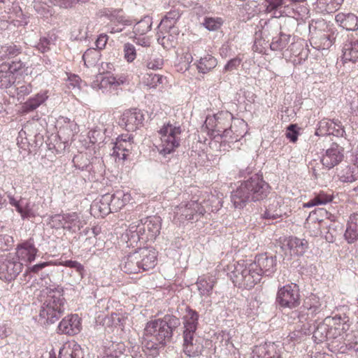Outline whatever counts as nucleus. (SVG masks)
Instances as JSON below:
<instances>
[{
    "label": "nucleus",
    "mask_w": 358,
    "mask_h": 358,
    "mask_svg": "<svg viewBox=\"0 0 358 358\" xmlns=\"http://www.w3.org/2000/svg\"><path fill=\"white\" fill-rule=\"evenodd\" d=\"M182 198L189 201L182 208V215L187 220H193L207 212H217L222 207L224 196L216 190L208 192L191 186L182 194Z\"/></svg>",
    "instance_id": "nucleus-1"
},
{
    "label": "nucleus",
    "mask_w": 358,
    "mask_h": 358,
    "mask_svg": "<svg viewBox=\"0 0 358 358\" xmlns=\"http://www.w3.org/2000/svg\"><path fill=\"white\" fill-rule=\"evenodd\" d=\"M265 11L274 17L286 16L281 29L293 31L296 25L305 23L310 17V10L306 5L290 6L286 0H264Z\"/></svg>",
    "instance_id": "nucleus-2"
},
{
    "label": "nucleus",
    "mask_w": 358,
    "mask_h": 358,
    "mask_svg": "<svg viewBox=\"0 0 358 358\" xmlns=\"http://www.w3.org/2000/svg\"><path fill=\"white\" fill-rule=\"evenodd\" d=\"M269 193V185L262 176L255 174L241 185L231 194V201L236 208H243L250 201L265 199Z\"/></svg>",
    "instance_id": "nucleus-3"
},
{
    "label": "nucleus",
    "mask_w": 358,
    "mask_h": 358,
    "mask_svg": "<svg viewBox=\"0 0 358 358\" xmlns=\"http://www.w3.org/2000/svg\"><path fill=\"white\" fill-rule=\"evenodd\" d=\"M172 328L166 320H155L147 323L144 329L143 343L148 350L155 351L162 348L172 335Z\"/></svg>",
    "instance_id": "nucleus-4"
},
{
    "label": "nucleus",
    "mask_w": 358,
    "mask_h": 358,
    "mask_svg": "<svg viewBox=\"0 0 358 358\" xmlns=\"http://www.w3.org/2000/svg\"><path fill=\"white\" fill-rule=\"evenodd\" d=\"M233 120V115L228 111H221L213 115H208L202 125V129L207 132V134L212 138L213 143H220V151H226V145L223 141L227 133L229 132L228 127Z\"/></svg>",
    "instance_id": "nucleus-5"
},
{
    "label": "nucleus",
    "mask_w": 358,
    "mask_h": 358,
    "mask_svg": "<svg viewBox=\"0 0 358 358\" xmlns=\"http://www.w3.org/2000/svg\"><path fill=\"white\" fill-rule=\"evenodd\" d=\"M66 300L59 289H50L45 296L39 312V320L44 325L57 321L64 314Z\"/></svg>",
    "instance_id": "nucleus-6"
},
{
    "label": "nucleus",
    "mask_w": 358,
    "mask_h": 358,
    "mask_svg": "<svg viewBox=\"0 0 358 358\" xmlns=\"http://www.w3.org/2000/svg\"><path fill=\"white\" fill-rule=\"evenodd\" d=\"M183 352L191 357L198 356L201 353V348L194 339L197 328L199 315L197 312L189 306H186L183 313Z\"/></svg>",
    "instance_id": "nucleus-7"
},
{
    "label": "nucleus",
    "mask_w": 358,
    "mask_h": 358,
    "mask_svg": "<svg viewBox=\"0 0 358 358\" xmlns=\"http://www.w3.org/2000/svg\"><path fill=\"white\" fill-rule=\"evenodd\" d=\"M251 261L241 260L229 266L228 275L234 285L243 289H251L259 282V275L254 269Z\"/></svg>",
    "instance_id": "nucleus-8"
},
{
    "label": "nucleus",
    "mask_w": 358,
    "mask_h": 358,
    "mask_svg": "<svg viewBox=\"0 0 358 358\" xmlns=\"http://www.w3.org/2000/svg\"><path fill=\"white\" fill-rule=\"evenodd\" d=\"M161 222L159 217H147L144 222L138 220L132 222L127 231L132 237L136 236L138 239L145 241H152L159 234Z\"/></svg>",
    "instance_id": "nucleus-9"
},
{
    "label": "nucleus",
    "mask_w": 358,
    "mask_h": 358,
    "mask_svg": "<svg viewBox=\"0 0 358 358\" xmlns=\"http://www.w3.org/2000/svg\"><path fill=\"white\" fill-rule=\"evenodd\" d=\"M310 44L314 49L327 50L334 43L336 34L324 22L317 23L316 27L309 26Z\"/></svg>",
    "instance_id": "nucleus-10"
},
{
    "label": "nucleus",
    "mask_w": 358,
    "mask_h": 358,
    "mask_svg": "<svg viewBox=\"0 0 358 358\" xmlns=\"http://www.w3.org/2000/svg\"><path fill=\"white\" fill-rule=\"evenodd\" d=\"M178 135V127L170 123L164 124L158 131V136L160 138V143L158 145L159 152L165 156L173 152L179 145Z\"/></svg>",
    "instance_id": "nucleus-11"
},
{
    "label": "nucleus",
    "mask_w": 358,
    "mask_h": 358,
    "mask_svg": "<svg viewBox=\"0 0 358 358\" xmlns=\"http://www.w3.org/2000/svg\"><path fill=\"white\" fill-rule=\"evenodd\" d=\"M276 303L283 308L292 309L300 304L299 289L296 284H287L280 287L276 294Z\"/></svg>",
    "instance_id": "nucleus-12"
},
{
    "label": "nucleus",
    "mask_w": 358,
    "mask_h": 358,
    "mask_svg": "<svg viewBox=\"0 0 358 358\" xmlns=\"http://www.w3.org/2000/svg\"><path fill=\"white\" fill-rule=\"evenodd\" d=\"M310 50L305 40L297 38L292 41L283 55L294 65L302 64L308 57Z\"/></svg>",
    "instance_id": "nucleus-13"
},
{
    "label": "nucleus",
    "mask_w": 358,
    "mask_h": 358,
    "mask_svg": "<svg viewBox=\"0 0 358 358\" xmlns=\"http://www.w3.org/2000/svg\"><path fill=\"white\" fill-rule=\"evenodd\" d=\"M23 264L14 260L10 255L0 257V279L6 281H11L22 271Z\"/></svg>",
    "instance_id": "nucleus-14"
},
{
    "label": "nucleus",
    "mask_w": 358,
    "mask_h": 358,
    "mask_svg": "<svg viewBox=\"0 0 358 358\" xmlns=\"http://www.w3.org/2000/svg\"><path fill=\"white\" fill-rule=\"evenodd\" d=\"M143 121L144 115L141 110L127 109L121 115L119 124L127 131L133 132L143 127Z\"/></svg>",
    "instance_id": "nucleus-15"
},
{
    "label": "nucleus",
    "mask_w": 358,
    "mask_h": 358,
    "mask_svg": "<svg viewBox=\"0 0 358 358\" xmlns=\"http://www.w3.org/2000/svg\"><path fill=\"white\" fill-rule=\"evenodd\" d=\"M345 134V131L341 122L336 119H322L318 122L315 131V135L318 136L333 135L343 137Z\"/></svg>",
    "instance_id": "nucleus-16"
},
{
    "label": "nucleus",
    "mask_w": 358,
    "mask_h": 358,
    "mask_svg": "<svg viewBox=\"0 0 358 358\" xmlns=\"http://www.w3.org/2000/svg\"><path fill=\"white\" fill-rule=\"evenodd\" d=\"M247 123L243 119L234 118L229 123L227 129V136H224L223 144L226 145L227 150L229 148V143H236L243 138L247 133Z\"/></svg>",
    "instance_id": "nucleus-17"
},
{
    "label": "nucleus",
    "mask_w": 358,
    "mask_h": 358,
    "mask_svg": "<svg viewBox=\"0 0 358 358\" xmlns=\"http://www.w3.org/2000/svg\"><path fill=\"white\" fill-rule=\"evenodd\" d=\"M254 269L259 275V280L263 275L270 276L276 269V259L272 256H268L266 254H260L255 257Z\"/></svg>",
    "instance_id": "nucleus-18"
},
{
    "label": "nucleus",
    "mask_w": 358,
    "mask_h": 358,
    "mask_svg": "<svg viewBox=\"0 0 358 358\" xmlns=\"http://www.w3.org/2000/svg\"><path fill=\"white\" fill-rule=\"evenodd\" d=\"M323 309L320 299L315 294H310L304 300L301 310L299 315L300 321L307 320L321 313Z\"/></svg>",
    "instance_id": "nucleus-19"
},
{
    "label": "nucleus",
    "mask_w": 358,
    "mask_h": 358,
    "mask_svg": "<svg viewBox=\"0 0 358 358\" xmlns=\"http://www.w3.org/2000/svg\"><path fill=\"white\" fill-rule=\"evenodd\" d=\"M82 329L81 319L77 314L68 315L64 317L57 326V333L73 336L78 334Z\"/></svg>",
    "instance_id": "nucleus-20"
},
{
    "label": "nucleus",
    "mask_w": 358,
    "mask_h": 358,
    "mask_svg": "<svg viewBox=\"0 0 358 358\" xmlns=\"http://www.w3.org/2000/svg\"><path fill=\"white\" fill-rule=\"evenodd\" d=\"M343 148L333 143L321 157L320 160L322 165L328 169L334 168L343 160Z\"/></svg>",
    "instance_id": "nucleus-21"
},
{
    "label": "nucleus",
    "mask_w": 358,
    "mask_h": 358,
    "mask_svg": "<svg viewBox=\"0 0 358 358\" xmlns=\"http://www.w3.org/2000/svg\"><path fill=\"white\" fill-rule=\"evenodd\" d=\"M252 358H282V348L279 344L266 342L252 350Z\"/></svg>",
    "instance_id": "nucleus-22"
},
{
    "label": "nucleus",
    "mask_w": 358,
    "mask_h": 358,
    "mask_svg": "<svg viewBox=\"0 0 358 358\" xmlns=\"http://www.w3.org/2000/svg\"><path fill=\"white\" fill-rule=\"evenodd\" d=\"M38 251L34 239L30 238L17 245L16 256L18 260L29 264L35 259Z\"/></svg>",
    "instance_id": "nucleus-23"
},
{
    "label": "nucleus",
    "mask_w": 358,
    "mask_h": 358,
    "mask_svg": "<svg viewBox=\"0 0 358 358\" xmlns=\"http://www.w3.org/2000/svg\"><path fill=\"white\" fill-rule=\"evenodd\" d=\"M334 320V323L329 328L330 341L332 343L336 342L341 343L347 336V331L349 330L350 324L341 316L329 317Z\"/></svg>",
    "instance_id": "nucleus-24"
},
{
    "label": "nucleus",
    "mask_w": 358,
    "mask_h": 358,
    "mask_svg": "<svg viewBox=\"0 0 358 358\" xmlns=\"http://www.w3.org/2000/svg\"><path fill=\"white\" fill-rule=\"evenodd\" d=\"M136 252L141 271H149L156 266L158 252L155 248H141Z\"/></svg>",
    "instance_id": "nucleus-25"
},
{
    "label": "nucleus",
    "mask_w": 358,
    "mask_h": 358,
    "mask_svg": "<svg viewBox=\"0 0 358 358\" xmlns=\"http://www.w3.org/2000/svg\"><path fill=\"white\" fill-rule=\"evenodd\" d=\"M171 13L166 15L161 22V24L169 29V34L162 38L163 45L165 48H176L178 44V28L175 26L176 20L171 16Z\"/></svg>",
    "instance_id": "nucleus-26"
},
{
    "label": "nucleus",
    "mask_w": 358,
    "mask_h": 358,
    "mask_svg": "<svg viewBox=\"0 0 358 358\" xmlns=\"http://www.w3.org/2000/svg\"><path fill=\"white\" fill-rule=\"evenodd\" d=\"M133 136L130 134L119 136L113 147V155L123 160L130 155L133 148Z\"/></svg>",
    "instance_id": "nucleus-27"
},
{
    "label": "nucleus",
    "mask_w": 358,
    "mask_h": 358,
    "mask_svg": "<svg viewBox=\"0 0 358 358\" xmlns=\"http://www.w3.org/2000/svg\"><path fill=\"white\" fill-rule=\"evenodd\" d=\"M270 28L271 26L265 22V24L261 29L255 31L253 44L254 51L265 54L268 48H270L271 43L268 38Z\"/></svg>",
    "instance_id": "nucleus-28"
},
{
    "label": "nucleus",
    "mask_w": 358,
    "mask_h": 358,
    "mask_svg": "<svg viewBox=\"0 0 358 358\" xmlns=\"http://www.w3.org/2000/svg\"><path fill=\"white\" fill-rule=\"evenodd\" d=\"M216 278L210 274L202 275L198 277L196 285L201 297H209L213 293Z\"/></svg>",
    "instance_id": "nucleus-29"
},
{
    "label": "nucleus",
    "mask_w": 358,
    "mask_h": 358,
    "mask_svg": "<svg viewBox=\"0 0 358 358\" xmlns=\"http://www.w3.org/2000/svg\"><path fill=\"white\" fill-rule=\"evenodd\" d=\"M8 199L9 203L15 208V210L23 220L34 218L36 216V213L31 206L29 202L24 203L22 198L17 200L13 195H8Z\"/></svg>",
    "instance_id": "nucleus-30"
},
{
    "label": "nucleus",
    "mask_w": 358,
    "mask_h": 358,
    "mask_svg": "<svg viewBox=\"0 0 358 358\" xmlns=\"http://www.w3.org/2000/svg\"><path fill=\"white\" fill-rule=\"evenodd\" d=\"M58 358H84V352L78 343L75 341H70L63 344Z\"/></svg>",
    "instance_id": "nucleus-31"
},
{
    "label": "nucleus",
    "mask_w": 358,
    "mask_h": 358,
    "mask_svg": "<svg viewBox=\"0 0 358 358\" xmlns=\"http://www.w3.org/2000/svg\"><path fill=\"white\" fill-rule=\"evenodd\" d=\"M334 320L327 317L322 322H320L313 331V338L315 343H319L326 340L330 341L329 328Z\"/></svg>",
    "instance_id": "nucleus-32"
},
{
    "label": "nucleus",
    "mask_w": 358,
    "mask_h": 358,
    "mask_svg": "<svg viewBox=\"0 0 358 358\" xmlns=\"http://www.w3.org/2000/svg\"><path fill=\"white\" fill-rule=\"evenodd\" d=\"M231 338V335L226 330H222L214 334L213 337L215 348H220L221 351H224L225 353L231 352L234 348Z\"/></svg>",
    "instance_id": "nucleus-33"
},
{
    "label": "nucleus",
    "mask_w": 358,
    "mask_h": 358,
    "mask_svg": "<svg viewBox=\"0 0 358 358\" xmlns=\"http://www.w3.org/2000/svg\"><path fill=\"white\" fill-rule=\"evenodd\" d=\"M336 23L347 31L358 29V17L350 13H339L335 16Z\"/></svg>",
    "instance_id": "nucleus-34"
},
{
    "label": "nucleus",
    "mask_w": 358,
    "mask_h": 358,
    "mask_svg": "<svg viewBox=\"0 0 358 358\" xmlns=\"http://www.w3.org/2000/svg\"><path fill=\"white\" fill-rule=\"evenodd\" d=\"M284 204V199L280 196H275L274 199H270V203L268 208L263 215L265 219H276L282 216L285 213L282 209Z\"/></svg>",
    "instance_id": "nucleus-35"
},
{
    "label": "nucleus",
    "mask_w": 358,
    "mask_h": 358,
    "mask_svg": "<svg viewBox=\"0 0 358 358\" xmlns=\"http://www.w3.org/2000/svg\"><path fill=\"white\" fill-rule=\"evenodd\" d=\"M286 245L291 255L299 256L305 253L308 248V242L305 239L291 236L286 240Z\"/></svg>",
    "instance_id": "nucleus-36"
},
{
    "label": "nucleus",
    "mask_w": 358,
    "mask_h": 358,
    "mask_svg": "<svg viewBox=\"0 0 358 358\" xmlns=\"http://www.w3.org/2000/svg\"><path fill=\"white\" fill-rule=\"evenodd\" d=\"M292 36L289 34L280 31L278 35L273 36L270 43V49L273 51H285L291 43Z\"/></svg>",
    "instance_id": "nucleus-37"
},
{
    "label": "nucleus",
    "mask_w": 358,
    "mask_h": 358,
    "mask_svg": "<svg viewBox=\"0 0 358 358\" xmlns=\"http://www.w3.org/2000/svg\"><path fill=\"white\" fill-rule=\"evenodd\" d=\"M48 98V96L46 92H41L35 94L23 103L21 108V112L22 113H27L36 109L43 103Z\"/></svg>",
    "instance_id": "nucleus-38"
},
{
    "label": "nucleus",
    "mask_w": 358,
    "mask_h": 358,
    "mask_svg": "<svg viewBox=\"0 0 358 358\" xmlns=\"http://www.w3.org/2000/svg\"><path fill=\"white\" fill-rule=\"evenodd\" d=\"M65 223V229L72 232L80 230L87 224L76 212L66 213Z\"/></svg>",
    "instance_id": "nucleus-39"
},
{
    "label": "nucleus",
    "mask_w": 358,
    "mask_h": 358,
    "mask_svg": "<svg viewBox=\"0 0 358 358\" xmlns=\"http://www.w3.org/2000/svg\"><path fill=\"white\" fill-rule=\"evenodd\" d=\"M111 194H106L101 196L98 201L94 203L92 206L93 210H97L98 215L97 216H101L103 217L104 216L108 215L112 212L111 209Z\"/></svg>",
    "instance_id": "nucleus-40"
},
{
    "label": "nucleus",
    "mask_w": 358,
    "mask_h": 358,
    "mask_svg": "<svg viewBox=\"0 0 358 358\" xmlns=\"http://www.w3.org/2000/svg\"><path fill=\"white\" fill-rule=\"evenodd\" d=\"M344 236L349 243L358 239V214H353L350 217Z\"/></svg>",
    "instance_id": "nucleus-41"
},
{
    "label": "nucleus",
    "mask_w": 358,
    "mask_h": 358,
    "mask_svg": "<svg viewBox=\"0 0 358 358\" xmlns=\"http://www.w3.org/2000/svg\"><path fill=\"white\" fill-rule=\"evenodd\" d=\"M342 59L347 62H356L358 61V41L347 42L343 48Z\"/></svg>",
    "instance_id": "nucleus-42"
},
{
    "label": "nucleus",
    "mask_w": 358,
    "mask_h": 358,
    "mask_svg": "<svg viewBox=\"0 0 358 358\" xmlns=\"http://www.w3.org/2000/svg\"><path fill=\"white\" fill-rule=\"evenodd\" d=\"M343 0H317L315 8L321 13H331L338 10Z\"/></svg>",
    "instance_id": "nucleus-43"
},
{
    "label": "nucleus",
    "mask_w": 358,
    "mask_h": 358,
    "mask_svg": "<svg viewBox=\"0 0 358 358\" xmlns=\"http://www.w3.org/2000/svg\"><path fill=\"white\" fill-rule=\"evenodd\" d=\"M217 64L215 57L210 54L205 55L196 62V69L200 73H207L213 70Z\"/></svg>",
    "instance_id": "nucleus-44"
},
{
    "label": "nucleus",
    "mask_w": 358,
    "mask_h": 358,
    "mask_svg": "<svg viewBox=\"0 0 358 358\" xmlns=\"http://www.w3.org/2000/svg\"><path fill=\"white\" fill-rule=\"evenodd\" d=\"M121 268L124 273L129 274L138 273L141 271L136 252L124 259Z\"/></svg>",
    "instance_id": "nucleus-45"
},
{
    "label": "nucleus",
    "mask_w": 358,
    "mask_h": 358,
    "mask_svg": "<svg viewBox=\"0 0 358 358\" xmlns=\"http://www.w3.org/2000/svg\"><path fill=\"white\" fill-rule=\"evenodd\" d=\"M99 79L101 87H107L108 86L113 85L120 86L124 84L127 80L126 77L121 76L116 78L108 72L105 73L104 71L100 72V77L98 78V80Z\"/></svg>",
    "instance_id": "nucleus-46"
},
{
    "label": "nucleus",
    "mask_w": 358,
    "mask_h": 358,
    "mask_svg": "<svg viewBox=\"0 0 358 358\" xmlns=\"http://www.w3.org/2000/svg\"><path fill=\"white\" fill-rule=\"evenodd\" d=\"M15 77L9 71L6 63L0 65V87L8 88L15 83Z\"/></svg>",
    "instance_id": "nucleus-47"
},
{
    "label": "nucleus",
    "mask_w": 358,
    "mask_h": 358,
    "mask_svg": "<svg viewBox=\"0 0 358 358\" xmlns=\"http://www.w3.org/2000/svg\"><path fill=\"white\" fill-rule=\"evenodd\" d=\"M166 82V78L159 74H147L144 77L143 83L150 88L163 87Z\"/></svg>",
    "instance_id": "nucleus-48"
},
{
    "label": "nucleus",
    "mask_w": 358,
    "mask_h": 358,
    "mask_svg": "<svg viewBox=\"0 0 358 358\" xmlns=\"http://www.w3.org/2000/svg\"><path fill=\"white\" fill-rule=\"evenodd\" d=\"M22 52V48L20 45L14 43L6 44L1 47L0 53H2V57L4 59L11 58L20 55Z\"/></svg>",
    "instance_id": "nucleus-49"
},
{
    "label": "nucleus",
    "mask_w": 358,
    "mask_h": 358,
    "mask_svg": "<svg viewBox=\"0 0 358 358\" xmlns=\"http://www.w3.org/2000/svg\"><path fill=\"white\" fill-rule=\"evenodd\" d=\"M333 196L330 194L320 193L313 199L305 203L306 208H311L317 205H325L332 201Z\"/></svg>",
    "instance_id": "nucleus-50"
},
{
    "label": "nucleus",
    "mask_w": 358,
    "mask_h": 358,
    "mask_svg": "<svg viewBox=\"0 0 358 358\" xmlns=\"http://www.w3.org/2000/svg\"><path fill=\"white\" fill-rule=\"evenodd\" d=\"M357 178L358 173H355L354 169L348 166L343 169L339 174V179L343 182H352Z\"/></svg>",
    "instance_id": "nucleus-51"
},
{
    "label": "nucleus",
    "mask_w": 358,
    "mask_h": 358,
    "mask_svg": "<svg viewBox=\"0 0 358 358\" xmlns=\"http://www.w3.org/2000/svg\"><path fill=\"white\" fill-rule=\"evenodd\" d=\"M223 22L224 21L221 17H206L203 25L207 30L215 31L222 27Z\"/></svg>",
    "instance_id": "nucleus-52"
},
{
    "label": "nucleus",
    "mask_w": 358,
    "mask_h": 358,
    "mask_svg": "<svg viewBox=\"0 0 358 358\" xmlns=\"http://www.w3.org/2000/svg\"><path fill=\"white\" fill-rule=\"evenodd\" d=\"M99 57V52L95 49H88L83 54V60L87 67H90L96 63Z\"/></svg>",
    "instance_id": "nucleus-53"
},
{
    "label": "nucleus",
    "mask_w": 358,
    "mask_h": 358,
    "mask_svg": "<svg viewBox=\"0 0 358 358\" xmlns=\"http://www.w3.org/2000/svg\"><path fill=\"white\" fill-rule=\"evenodd\" d=\"M9 68V71L15 77V80L18 76L22 75V70L24 67V64L20 61H13L11 63H6Z\"/></svg>",
    "instance_id": "nucleus-54"
},
{
    "label": "nucleus",
    "mask_w": 358,
    "mask_h": 358,
    "mask_svg": "<svg viewBox=\"0 0 358 358\" xmlns=\"http://www.w3.org/2000/svg\"><path fill=\"white\" fill-rule=\"evenodd\" d=\"M65 219L66 213L56 214L50 217V223L53 228L59 229L63 228L65 229Z\"/></svg>",
    "instance_id": "nucleus-55"
},
{
    "label": "nucleus",
    "mask_w": 358,
    "mask_h": 358,
    "mask_svg": "<svg viewBox=\"0 0 358 358\" xmlns=\"http://www.w3.org/2000/svg\"><path fill=\"white\" fill-rule=\"evenodd\" d=\"M124 57L128 62H132L136 57L135 47L131 43H125L124 45Z\"/></svg>",
    "instance_id": "nucleus-56"
},
{
    "label": "nucleus",
    "mask_w": 358,
    "mask_h": 358,
    "mask_svg": "<svg viewBox=\"0 0 358 358\" xmlns=\"http://www.w3.org/2000/svg\"><path fill=\"white\" fill-rule=\"evenodd\" d=\"M241 62L242 59L238 57H236L229 59L224 66V71L227 72L236 70L240 66Z\"/></svg>",
    "instance_id": "nucleus-57"
},
{
    "label": "nucleus",
    "mask_w": 358,
    "mask_h": 358,
    "mask_svg": "<svg viewBox=\"0 0 358 358\" xmlns=\"http://www.w3.org/2000/svg\"><path fill=\"white\" fill-rule=\"evenodd\" d=\"M163 66V59L160 57H152L147 63V67L150 69H161Z\"/></svg>",
    "instance_id": "nucleus-58"
},
{
    "label": "nucleus",
    "mask_w": 358,
    "mask_h": 358,
    "mask_svg": "<svg viewBox=\"0 0 358 358\" xmlns=\"http://www.w3.org/2000/svg\"><path fill=\"white\" fill-rule=\"evenodd\" d=\"M111 209L112 212H117L120 210L124 206L121 201L120 196L116 192L114 194H111Z\"/></svg>",
    "instance_id": "nucleus-59"
},
{
    "label": "nucleus",
    "mask_w": 358,
    "mask_h": 358,
    "mask_svg": "<svg viewBox=\"0 0 358 358\" xmlns=\"http://www.w3.org/2000/svg\"><path fill=\"white\" fill-rule=\"evenodd\" d=\"M150 28V25L145 21H141L136 23L134 27V31L136 34L143 35L147 33Z\"/></svg>",
    "instance_id": "nucleus-60"
},
{
    "label": "nucleus",
    "mask_w": 358,
    "mask_h": 358,
    "mask_svg": "<svg viewBox=\"0 0 358 358\" xmlns=\"http://www.w3.org/2000/svg\"><path fill=\"white\" fill-rule=\"evenodd\" d=\"M62 265L69 267V268H73L76 270V271L80 274L83 275L85 269L84 266L79 262L76 261H72V260H68L64 262Z\"/></svg>",
    "instance_id": "nucleus-61"
},
{
    "label": "nucleus",
    "mask_w": 358,
    "mask_h": 358,
    "mask_svg": "<svg viewBox=\"0 0 358 358\" xmlns=\"http://www.w3.org/2000/svg\"><path fill=\"white\" fill-rule=\"evenodd\" d=\"M298 131H296V126L295 124H290L287 127V131L286 133V136L288 139H289L292 142L294 143L296 141L298 138Z\"/></svg>",
    "instance_id": "nucleus-62"
},
{
    "label": "nucleus",
    "mask_w": 358,
    "mask_h": 358,
    "mask_svg": "<svg viewBox=\"0 0 358 358\" xmlns=\"http://www.w3.org/2000/svg\"><path fill=\"white\" fill-rule=\"evenodd\" d=\"M54 5L59 6L62 8H70L73 4L78 3L79 0H50Z\"/></svg>",
    "instance_id": "nucleus-63"
},
{
    "label": "nucleus",
    "mask_w": 358,
    "mask_h": 358,
    "mask_svg": "<svg viewBox=\"0 0 358 358\" xmlns=\"http://www.w3.org/2000/svg\"><path fill=\"white\" fill-rule=\"evenodd\" d=\"M182 61L180 60V71H187L189 69L190 64L193 60V57L191 54H185L182 58Z\"/></svg>",
    "instance_id": "nucleus-64"
}]
</instances>
